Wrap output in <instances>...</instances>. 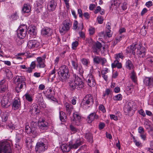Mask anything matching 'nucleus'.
Here are the masks:
<instances>
[{"label": "nucleus", "instance_id": "obj_1", "mask_svg": "<svg viewBox=\"0 0 153 153\" xmlns=\"http://www.w3.org/2000/svg\"><path fill=\"white\" fill-rule=\"evenodd\" d=\"M137 50V54L140 58L145 57L146 53V50L144 47H142L140 44H133L128 47L126 49L127 53H132L135 55V51Z\"/></svg>", "mask_w": 153, "mask_h": 153}, {"label": "nucleus", "instance_id": "obj_2", "mask_svg": "<svg viewBox=\"0 0 153 153\" xmlns=\"http://www.w3.org/2000/svg\"><path fill=\"white\" fill-rule=\"evenodd\" d=\"M48 145L47 140L45 138L42 139L36 143V151L38 153L43 152L48 149Z\"/></svg>", "mask_w": 153, "mask_h": 153}, {"label": "nucleus", "instance_id": "obj_3", "mask_svg": "<svg viewBox=\"0 0 153 153\" xmlns=\"http://www.w3.org/2000/svg\"><path fill=\"white\" fill-rule=\"evenodd\" d=\"M58 74L62 80H65L69 76V73L68 67L65 65H62L59 68Z\"/></svg>", "mask_w": 153, "mask_h": 153}, {"label": "nucleus", "instance_id": "obj_4", "mask_svg": "<svg viewBox=\"0 0 153 153\" xmlns=\"http://www.w3.org/2000/svg\"><path fill=\"white\" fill-rule=\"evenodd\" d=\"M16 91L19 93L21 91L23 86H25L26 84L25 82V78L24 76H16Z\"/></svg>", "mask_w": 153, "mask_h": 153}, {"label": "nucleus", "instance_id": "obj_5", "mask_svg": "<svg viewBox=\"0 0 153 153\" xmlns=\"http://www.w3.org/2000/svg\"><path fill=\"white\" fill-rule=\"evenodd\" d=\"M10 143L8 141L0 142V153H11Z\"/></svg>", "mask_w": 153, "mask_h": 153}, {"label": "nucleus", "instance_id": "obj_6", "mask_svg": "<svg viewBox=\"0 0 153 153\" xmlns=\"http://www.w3.org/2000/svg\"><path fill=\"white\" fill-rule=\"evenodd\" d=\"M71 25V22L69 19L64 21L62 27L59 29V32L62 35H64L69 30Z\"/></svg>", "mask_w": 153, "mask_h": 153}, {"label": "nucleus", "instance_id": "obj_7", "mask_svg": "<svg viewBox=\"0 0 153 153\" xmlns=\"http://www.w3.org/2000/svg\"><path fill=\"white\" fill-rule=\"evenodd\" d=\"M88 42L91 44L92 50L93 52L98 54L101 50L102 47L101 44L98 41L96 42H93L91 39H90L88 40Z\"/></svg>", "mask_w": 153, "mask_h": 153}, {"label": "nucleus", "instance_id": "obj_8", "mask_svg": "<svg viewBox=\"0 0 153 153\" xmlns=\"http://www.w3.org/2000/svg\"><path fill=\"white\" fill-rule=\"evenodd\" d=\"M27 27L25 25L19 26L17 30L18 37L21 39H23L27 35Z\"/></svg>", "mask_w": 153, "mask_h": 153}, {"label": "nucleus", "instance_id": "obj_9", "mask_svg": "<svg viewBox=\"0 0 153 153\" xmlns=\"http://www.w3.org/2000/svg\"><path fill=\"white\" fill-rule=\"evenodd\" d=\"M133 106L132 103L128 102L124 108V111L126 115L129 116L132 115L134 113V110L133 109Z\"/></svg>", "mask_w": 153, "mask_h": 153}, {"label": "nucleus", "instance_id": "obj_10", "mask_svg": "<svg viewBox=\"0 0 153 153\" xmlns=\"http://www.w3.org/2000/svg\"><path fill=\"white\" fill-rule=\"evenodd\" d=\"M86 81L88 85L91 87H94L96 84L94 77L91 74H89L87 75L86 78Z\"/></svg>", "mask_w": 153, "mask_h": 153}, {"label": "nucleus", "instance_id": "obj_11", "mask_svg": "<svg viewBox=\"0 0 153 153\" xmlns=\"http://www.w3.org/2000/svg\"><path fill=\"white\" fill-rule=\"evenodd\" d=\"M46 56L43 55L42 57H39L36 59V67L40 68H44L45 66V59Z\"/></svg>", "mask_w": 153, "mask_h": 153}, {"label": "nucleus", "instance_id": "obj_12", "mask_svg": "<svg viewBox=\"0 0 153 153\" xmlns=\"http://www.w3.org/2000/svg\"><path fill=\"white\" fill-rule=\"evenodd\" d=\"M73 79L75 83V84L78 86L79 89L84 86V83L82 81V80L76 74L74 75Z\"/></svg>", "mask_w": 153, "mask_h": 153}, {"label": "nucleus", "instance_id": "obj_13", "mask_svg": "<svg viewBox=\"0 0 153 153\" xmlns=\"http://www.w3.org/2000/svg\"><path fill=\"white\" fill-rule=\"evenodd\" d=\"M39 43L35 40H30L27 43V46L30 49H35L39 48Z\"/></svg>", "mask_w": 153, "mask_h": 153}, {"label": "nucleus", "instance_id": "obj_14", "mask_svg": "<svg viewBox=\"0 0 153 153\" xmlns=\"http://www.w3.org/2000/svg\"><path fill=\"white\" fill-rule=\"evenodd\" d=\"M83 102L85 104L87 105H91L94 102L93 97L92 95L90 94L86 95L83 99Z\"/></svg>", "mask_w": 153, "mask_h": 153}, {"label": "nucleus", "instance_id": "obj_15", "mask_svg": "<svg viewBox=\"0 0 153 153\" xmlns=\"http://www.w3.org/2000/svg\"><path fill=\"white\" fill-rule=\"evenodd\" d=\"M38 125L40 129L45 131L48 128L49 124L45 120H42V121H39Z\"/></svg>", "mask_w": 153, "mask_h": 153}, {"label": "nucleus", "instance_id": "obj_16", "mask_svg": "<svg viewBox=\"0 0 153 153\" xmlns=\"http://www.w3.org/2000/svg\"><path fill=\"white\" fill-rule=\"evenodd\" d=\"M73 117V123L76 125H78L81 120V115L78 112H76L74 113Z\"/></svg>", "mask_w": 153, "mask_h": 153}, {"label": "nucleus", "instance_id": "obj_17", "mask_svg": "<svg viewBox=\"0 0 153 153\" xmlns=\"http://www.w3.org/2000/svg\"><path fill=\"white\" fill-rule=\"evenodd\" d=\"M144 83L148 88L153 89V77H146L143 80Z\"/></svg>", "mask_w": 153, "mask_h": 153}, {"label": "nucleus", "instance_id": "obj_18", "mask_svg": "<svg viewBox=\"0 0 153 153\" xmlns=\"http://www.w3.org/2000/svg\"><path fill=\"white\" fill-rule=\"evenodd\" d=\"M83 143L82 140L80 138H78L76 140L75 143L73 144H70V147L71 149H76L79 146L82 145Z\"/></svg>", "mask_w": 153, "mask_h": 153}, {"label": "nucleus", "instance_id": "obj_19", "mask_svg": "<svg viewBox=\"0 0 153 153\" xmlns=\"http://www.w3.org/2000/svg\"><path fill=\"white\" fill-rule=\"evenodd\" d=\"M57 5V3L56 1L51 0L48 3V7L49 10L53 11L55 9Z\"/></svg>", "mask_w": 153, "mask_h": 153}, {"label": "nucleus", "instance_id": "obj_20", "mask_svg": "<svg viewBox=\"0 0 153 153\" xmlns=\"http://www.w3.org/2000/svg\"><path fill=\"white\" fill-rule=\"evenodd\" d=\"M21 103L20 100L19 99H15L13 102L12 108L15 110L19 109L20 107Z\"/></svg>", "mask_w": 153, "mask_h": 153}, {"label": "nucleus", "instance_id": "obj_21", "mask_svg": "<svg viewBox=\"0 0 153 153\" xmlns=\"http://www.w3.org/2000/svg\"><path fill=\"white\" fill-rule=\"evenodd\" d=\"M10 104L8 98L6 97H4L1 102V105L4 108H7Z\"/></svg>", "mask_w": 153, "mask_h": 153}, {"label": "nucleus", "instance_id": "obj_22", "mask_svg": "<svg viewBox=\"0 0 153 153\" xmlns=\"http://www.w3.org/2000/svg\"><path fill=\"white\" fill-rule=\"evenodd\" d=\"M52 32V30L50 28L48 27L43 28L41 30L42 34L44 36H50L51 35Z\"/></svg>", "mask_w": 153, "mask_h": 153}, {"label": "nucleus", "instance_id": "obj_23", "mask_svg": "<svg viewBox=\"0 0 153 153\" xmlns=\"http://www.w3.org/2000/svg\"><path fill=\"white\" fill-rule=\"evenodd\" d=\"M23 130L22 129H20L17 132L16 137V143H18L20 141L21 139L23 137Z\"/></svg>", "mask_w": 153, "mask_h": 153}, {"label": "nucleus", "instance_id": "obj_24", "mask_svg": "<svg viewBox=\"0 0 153 153\" xmlns=\"http://www.w3.org/2000/svg\"><path fill=\"white\" fill-rule=\"evenodd\" d=\"M38 106L36 104L33 103L31 105L30 108V111L32 113L37 114L39 113V110L38 108Z\"/></svg>", "mask_w": 153, "mask_h": 153}, {"label": "nucleus", "instance_id": "obj_25", "mask_svg": "<svg viewBox=\"0 0 153 153\" xmlns=\"http://www.w3.org/2000/svg\"><path fill=\"white\" fill-rule=\"evenodd\" d=\"M75 83L74 80H71L69 82V87L71 91H74L75 89L79 90L78 86Z\"/></svg>", "mask_w": 153, "mask_h": 153}, {"label": "nucleus", "instance_id": "obj_26", "mask_svg": "<svg viewBox=\"0 0 153 153\" xmlns=\"http://www.w3.org/2000/svg\"><path fill=\"white\" fill-rule=\"evenodd\" d=\"M36 27L34 26L30 25L28 27V32L30 35L35 36L37 32Z\"/></svg>", "mask_w": 153, "mask_h": 153}, {"label": "nucleus", "instance_id": "obj_27", "mask_svg": "<svg viewBox=\"0 0 153 153\" xmlns=\"http://www.w3.org/2000/svg\"><path fill=\"white\" fill-rule=\"evenodd\" d=\"M31 10V7L29 4H24L22 9V12L23 13H29Z\"/></svg>", "mask_w": 153, "mask_h": 153}, {"label": "nucleus", "instance_id": "obj_28", "mask_svg": "<svg viewBox=\"0 0 153 153\" xmlns=\"http://www.w3.org/2000/svg\"><path fill=\"white\" fill-rule=\"evenodd\" d=\"M65 106L67 114L70 115L73 108L72 105L66 102L65 104Z\"/></svg>", "mask_w": 153, "mask_h": 153}, {"label": "nucleus", "instance_id": "obj_29", "mask_svg": "<svg viewBox=\"0 0 153 153\" xmlns=\"http://www.w3.org/2000/svg\"><path fill=\"white\" fill-rule=\"evenodd\" d=\"M85 137L87 141L90 143L93 142V136L92 134L91 133H88L85 134Z\"/></svg>", "mask_w": 153, "mask_h": 153}, {"label": "nucleus", "instance_id": "obj_30", "mask_svg": "<svg viewBox=\"0 0 153 153\" xmlns=\"http://www.w3.org/2000/svg\"><path fill=\"white\" fill-rule=\"evenodd\" d=\"M125 66L126 68L129 70L132 69L134 67L132 62L129 59H128L126 61L125 64Z\"/></svg>", "mask_w": 153, "mask_h": 153}, {"label": "nucleus", "instance_id": "obj_31", "mask_svg": "<svg viewBox=\"0 0 153 153\" xmlns=\"http://www.w3.org/2000/svg\"><path fill=\"white\" fill-rule=\"evenodd\" d=\"M61 148L63 151L68 152L71 149L70 144L68 146L66 144H63L61 146Z\"/></svg>", "mask_w": 153, "mask_h": 153}, {"label": "nucleus", "instance_id": "obj_32", "mask_svg": "<svg viewBox=\"0 0 153 153\" xmlns=\"http://www.w3.org/2000/svg\"><path fill=\"white\" fill-rule=\"evenodd\" d=\"M95 113H91L88 116L87 119V120L88 123H90L95 119Z\"/></svg>", "mask_w": 153, "mask_h": 153}, {"label": "nucleus", "instance_id": "obj_33", "mask_svg": "<svg viewBox=\"0 0 153 153\" xmlns=\"http://www.w3.org/2000/svg\"><path fill=\"white\" fill-rule=\"evenodd\" d=\"M30 133H31L33 135V137H35L38 134V130L37 127L32 128H30Z\"/></svg>", "mask_w": 153, "mask_h": 153}, {"label": "nucleus", "instance_id": "obj_34", "mask_svg": "<svg viewBox=\"0 0 153 153\" xmlns=\"http://www.w3.org/2000/svg\"><path fill=\"white\" fill-rule=\"evenodd\" d=\"M59 117L60 120L62 122L65 121L66 118V115L63 112H61L59 113Z\"/></svg>", "mask_w": 153, "mask_h": 153}, {"label": "nucleus", "instance_id": "obj_35", "mask_svg": "<svg viewBox=\"0 0 153 153\" xmlns=\"http://www.w3.org/2000/svg\"><path fill=\"white\" fill-rule=\"evenodd\" d=\"M130 77L132 80L134 82H135L137 81V76L136 73L134 71H132Z\"/></svg>", "mask_w": 153, "mask_h": 153}, {"label": "nucleus", "instance_id": "obj_36", "mask_svg": "<svg viewBox=\"0 0 153 153\" xmlns=\"http://www.w3.org/2000/svg\"><path fill=\"white\" fill-rule=\"evenodd\" d=\"M24 96L25 97L26 100L29 102H32L33 100L31 95L28 93L25 94Z\"/></svg>", "mask_w": 153, "mask_h": 153}, {"label": "nucleus", "instance_id": "obj_37", "mask_svg": "<svg viewBox=\"0 0 153 153\" xmlns=\"http://www.w3.org/2000/svg\"><path fill=\"white\" fill-rule=\"evenodd\" d=\"M113 99L115 101H120L122 100V96L120 94H119L114 96Z\"/></svg>", "mask_w": 153, "mask_h": 153}, {"label": "nucleus", "instance_id": "obj_38", "mask_svg": "<svg viewBox=\"0 0 153 153\" xmlns=\"http://www.w3.org/2000/svg\"><path fill=\"white\" fill-rule=\"evenodd\" d=\"M101 57L98 56H95L93 58L94 62L96 64H99L100 62Z\"/></svg>", "mask_w": 153, "mask_h": 153}, {"label": "nucleus", "instance_id": "obj_39", "mask_svg": "<svg viewBox=\"0 0 153 153\" xmlns=\"http://www.w3.org/2000/svg\"><path fill=\"white\" fill-rule=\"evenodd\" d=\"M147 27L144 25L140 30V33L142 35H145L146 33V29H147Z\"/></svg>", "mask_w": 153, "mask_h": 153}, {"label": "nucleus", "instance_id": "obj_40", "mask_svg": "<svg viewBox=\"0 0 153 153\" xmlns=\"http://www.w3.org/2000/svg\"><path fill=\"white\" fill-rule=\"evenodd\" d=\"M0 91L1 92H4L7 90V84L3 85H0Z\"/></svg>", "mask_w": 153, "mask_h": 153}, {"label": "nucleus", "instance_id": "obj_41", "mask_svg": "<svg viewBox=\"0 0 153 153\" xmlns=\"http://www.w3.org/2000/svg\"><path fill=\"white\" fill-rule=\"evenodd\" d=\"M70 130L73 134L77 132L78 131V129L72 125L70 126Z\"/></svg>", "mask_w": 153, "mask_h": 153}, {"label": "nucleus", "instance_id": "obj_42", "mask_svg": "<svg viewBox=\"0 0 153 153\" xmlns=\"http://www.w3.org/2000/svg\"><path fill=\"white\" fill-rule=\"evenodd\" d=\"M8 118V116L6 113H4L2 115L1 119L3 122L6 121Z\"/></svg>", "mask_w": 153, "mask_h": 153}, {"label": "nucleus", "instance_id": "obj_43", "mask_svg": "<svg viewBox=\"0 0 153 153\" xmlns=\"http://www.w3.org/2000/svg\"><path fill=\"white\" fill-rule=\"evenodd\" d=\"M82 63L84 65L87 66L89 62V60L85 58H83L81 59Z\"/></svg>", "mask_w": 153, "mask_h": 153}, {"label": "nucleus", "instance_id": "obj_44", "mask_svg": "<svg viewBox=\"0 0 153 153\" xmlns=\"http://www.w3.org/2000/svg\"><path fill=\"white\" fill-rule=\"evenodd\" d=\"M120 4V2L119 0H115L114 1L112 5H114V6H115V8H117L119 7Z\"/></svg>", "mask_w": 153, "mask_h": 153}, {"label": "nucleus", "instance_id": "obj_45", "mask_svg": "<svg viewBox=\"0 0 153 153\" xmlns=\"http://www.w3.org/2000/svg\"><path fill=\"white\" fill-rule=\"evenodd\" d=\"M116 59L117 60H118L119 58H121L123 59L124 57V56L123 55V54L122 53H119L118 54H117L116 55Z\"/></svg>", "mask_w": 153, "mask_h": 153}, {"label": "nucleus", "instance_id": "obj_46", "mask_svg": "<svg viewBox=\"0 0 153 153\" xmlns=\"http://www.w3.org/2000/svg\"><path fill=\"white\" fill-rule=\"evenodd\" d=\"M149 64L151 66H153V57H150L147 59Z\"/></svg>", "mask_w": 153, "mask_h": 153}, {"label": "nucleus", "instance_id": "obj_47", "mask_svg": "<svg viewBox=\"0 0 153 153\" xmlns=\"http://www.w3.org/2000/svg\"><path fill=\"white\" fill-rule=\"evenodd\" d=\"M127 5L128 4L127 2H125L123 3L121 6L122 9L124 10H126L127 8Z\"/></svg>", "mask_w": 153, "mask_h": 153}, {"label": "nucleus", "instance_id": "obj_48", "mask_svg": "<svg viewBox=\"0 0 153 153\" xmlns=\"http://www.w3.org/2000/svg\"><path fill=\"white\" fill-rule=\"evenodd\" d=\"M97 20L99 23L100 24L102 23L103 20V17L102 16H98L97 18Z\"/></svg>", "mask_w": 153, "mask_h": 153}, {"label": "nucleus", "instance_id": "obj_49", "mask_svg": "<svg viewBox=\"0 0 153 153\" xmlns=\"http://www.w3.org/2000/svg\"><path fill=\"white\" fill-rule=\"evenodd\" d=\"M11 18L14 20L17 19L18 18V15L17 12H15V13L12 15Z\"/></svg>", "mask_w": 153, "mask_h": 153}, {"label": "nucleus", "instance_id": "obj_50", "mask_svg": "<svg viewBox=\"0 0 153 153\" xmlns=\"http://www.w3.org/2000/svg\"><path fill=\"white\" fill-rule=\"evenodd\" d=\"M109 71L108 68H106L102 70L101 71L102 75H106L107 73Z\"/></svg>", "mask_w": 153, "mask_h": 153}, {"label": "nucleus", "instance_id": "obj_51", "mask_svg": "<svg viewBox=\"0 0 153 153\" xmlns=\"http://www.w3.org/2000/svg\"><path fill=\"white\" fill-rule=\"evenodd\" d=\"M6 76L9 78H12L13 77L12 72L10 71H8L6 73Z\"/></svg>", "mask_w": 153, "mask_h": 153}, {"label": "nucleus", "instance_id": "obj_52", "mask_svg": "<svg viewBox=\"0 0 153 153\" xmlns=\"http://www.w3.org/2000/svg\"><path fill=\"white\" fill-rule=\"evenodd\" d=\"M72 48L73 49H75L76 47L78 45V42L77 41L74 42L72 43Z\"/></svg>", "mask_w": 153, "mask_h": 153}, {"label": "nucleus", "instance_id": "obj_53", "mask_svg": "<svg viewBox=\"0 0 153 153\" xmlns=\"http://www.w3.org/2000/svg\"><path fill=\"white\" fill-rule=\"evenodd\" d=\"M89 33L90 35L93 34L95 32V29L94 28L91 27L89 29Z\"/></svg>", "mask_w": 153, "mask_h": 153}, {"label": "nucleus", "instance_id": "obj_54", "mask_svg": "<svg viewBox=\"0 0 153 153\" xmlns=\"http://www.w3.org/2000/svg\"><path fill=\"white\" fill-rule=\"evenodd\" d=\"M99 108L100 110L103 113H105L106 111L105 107L103 105H100L99 107Z\"/></svg>", "mask_w": 153, "mask_h": 153}, {"label": "nucleus", "instance_id": "obj_55", "mask_svg": "<svg viewBox=\"0 0 153 153\" xmlns=\"http://www.w3.org/2000/svg\"><path fill=\"white\" fill-rule=\"evenodd\" d=\"M76 69L78 71L79 74H82L83 72V71L81 66H78L77 69Z\"/></svg>", "mask_w": 153, "mask_h": 153}, {"label": "nucleus", "instance_id": "obj_56", "mask_svg": "<svg viewBox=\"0 0 153 153\" xmlns=\"http://www.w3.org/2000/svg\"><path fill=\"white\" fill-rule=\"evenodd\" d=\"M138 131L140 134L144 133V130L143 128L141 126L138 129Z\"/></svg>", "mask_w": 153, "mask_h": 153}, {"label": "nucleus", "instance_id": "obj_57", "mask_svg": "<svg viewBox=\"0 0 153 153\" xmlns=\"http://www.w3.org/2000/svg\"><path fill=\"white\" fill-rule=\"evenodd\" d=\"M78 22L77 21H74V22L73 23V29L74 30H76L77 29V28L78 27Z\"/></svg>", "mask_w": 153, "mask_h": 153}, {"label": "nucleus", "instance_id": "obj_58", "mask_svg": "<svg viewBox=\"0 0 153 153\" xmlns=\"http://www.w3.org/2000/svg\"><path fill=\"white\" fill-rule=\"evenodd\" d=\"M119 61L118 60H116L114 61V62L112 64V66L113 68H116V66L117 65L118 63H119Z\"/></svg>", "mask_w": 153, "mask_h": 153}, {"label": "nucleus", "instance_id": "obj_59", "mask_svg": "<svg viewBox=\"0 0 153 153\" xmlns=\"http://www.w3.org/2000/svg\"><path fill=\"white\" fill-rule=\"evenodd\" d=\"M37 123L34 122H32L31 123L30 128H32L37 127Z\"/></svg>", "mask_w": 153, "mask_h": 153}, {"label": "nucleus", "instance_id": "obj_60", "mask_svg": "<svg viewBox=\"0 0 153 153\" xmlns=\"http://www.w3.org/2000/svg\"><path fill=\"white\" fill-rule=\"evenodd\" d=\"M139 113L143 117H145L146 115V114L142 109H141L138 111Z\"/></svg>", "mask_w": 153, "mask_h": 153}, {"label": "nucleus", "instance_id": "obj_61", "mask_svg": "<svg viewBox=\"0 0 153 153\" xmlns=\"http://www.w3.org/2000/svg\"><path fill=\"white\" fill-rule=\"evenodd\" d=\"M111 92V90H110V89H106L105 91V93L103 95V97H105L106 95H108Z\"/></svg>", "mask_w": 153, "mask_h": 153}, {"label": "nucleus", "instance_id": "obj_62", "mask_svg": "<svg viewBox=\"0 0 153 153\" xmlns=\"http://www.w3.org/2000/svg\"><path fill=\"white\" fill-rule=\"evenodd\" d=\"M106 62L107 60L106 59L104 58L101 57L100 59V62H101L102 64V65H104Z\"/></svg>", "mask_w": 153, "mask_h": 153}, {"label": "nucleus", "instance_id": "obj_63", "mask_svg": "<svg viewBox=\"0 0 153 153\" xmlns=\"http://www.w3.org/2000/svg\"><path fill=\"white\" fill-rule=\"evenodd\" d=\"M55 70L54 69L49 74L50 77H51L52 78H53V77H55Z\"/></svg>", "mask_w": 153, "mask_h": 153}, {"label": "nucleus", "instance_id": "obj_64", "mask_svg": "<svg viewBox=\"0 0 153 153\" xmlns=\"http://www.w3.org/2000/svg\"><path fill=\"white\" fill-rule=\"evenodd\" d=\"M110 117L111 119H113L115 120H118L117 117L115 116L114 115L111 114L110 115Z\"/></svg>", "mask_w": 153, "mask_h": 153}]
</instances>
